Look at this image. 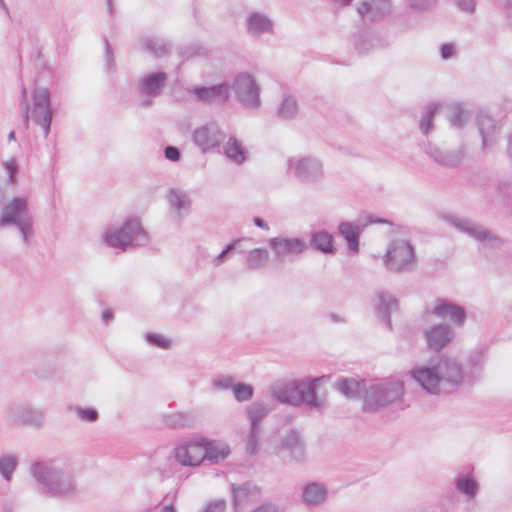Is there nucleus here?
<instances>
[{"instance_id": "obj_1", "label": "nucleus", "mask_w": 512, "mask_h": 512, "mask_svg": "<svg viewBox=\"0 0 512 512\" xmlns=\"http://www.w3.org/2000/svg\"><path fill=\"white\" fill-rule=\"evenodd\" d=\"M413 379L429 394H450L458 391L465 383L461 363L452 357H441L436 365L414 369Z\"/></svg>"}, {"instance_id": "obj_2", "label": "nucleus", "mask_w": 512, "mask_h": 512, "mask_svg": "<svg viewBox=\"0 0 512 512\" xmlns=\"http://www.w3.org/2000/svg\"><path fill=\"white\" fill-rule=\"evenodd\" d=\"M29 473L35 487L46 497L68 499L77 492V484L73 474L52 460L32 462Z\"/></svg>"}, {"instance_id": "obj_3", "label": "nucleus", "mask_w": 512, "mask_h": 512, "mask_svg": "<svg viewBox=\"0 0 512 512\" xmlns=\"http://www.w3.org/2000/svg\"><path fill=\"white\" fill-rule=\"evenodd\" d=\"M32 106L28 103V91L21 85L20 103L22 107V120L25 129H29L30 118L42 127L44 136L50 133L51 123L54 117V110L51 106L50 91L46 87L37 86L33 89Z\"/></svg>"}, {"instance_id": "obj_4", "label": "nucleus", "mask_w": 512, "mask_h": 512, "mask_svg": "<svg viewBox=\"0 0 512 512\" xmlns=\"http://www.w3.org/2000/svg\"><path fill=\"white\" fill-rule=\"evenodd\" d=\"M319 378L309 381L293 380L272 388V396L278 402L292 406L305 404L308 409L320 410L324 400L317 396Z\"/></svg>"}, {"instance_id": "obj_5", "label": "nucleus", "mask_w": 512, "mask_h": 512, "mask_svg": "<svg viewBox=\"0 0 512 512\" xmlns=\"http://www.w3.org/2000/svg\"><path fill=\"white\" fill-rule=\"evenodd\" d=\"M404 383L400 380H385L370 384L363 396V410L375 412L390 405L401 403Z\"/></svg>"}, {"instance_id": "obj_6", "label": "nucleus", "mask_w": 512, "mask_h": 512, "mask_svg": "<svg viewBox=\"0 0 512 512\" xmlns=\"http://www.w3.org/2000/svg\"><path fill=\"white\" fill-rule=\"evenodd\" d=\"M0 227L15 226L25 244L34 235L33 217L29 214L28 198L13 197L7 204L1 205Z\"/></svg>"}, {"instance_id": "obj_7", "label": "nucleus", "mask_w": 512, "mask_h": 512, "mask_svg": "<svg viewBox=\"0 0 512 512\" xmlns=\"http://www.w3.org/2000/svg\"><path fill=\"white\" fill-rule=\"evenodd\" d=\"M105 243L113 248L145 246L149 242L147 232L137 218L126 220L120 227L109 228L104 234Z\"/></svg>"}, {"instance_id": "obj_8", "label": "nucleus", "mask_w": 512, "mask_h": 512, "mask_svg": "<svg viewBox=\"0 0 512 512\" xmlns=\"http://www.w3.org/2000/svg\"><path fill=\"white\" fill-rule=\"evenodd\" d=\"M441 218L444 222L454 227L458 232L466 234L486 248L499 249L504 243L503 239L492 230L470 218L452 213L443 214Z\"/></svg>"}, {"instance_id": "obj_9", "label": "nucleus", "mask_w": 512, "mask_h": 512, "mask_svg": "<svg viewBox=\"0 0 512 512\" xmlns=\"http://www.w3.org/2000/svg\"><path fill=\"white\" fill-rule=\"evenodd\" d=\"M383 262L392 272H412L417 266L415 248L408 240H392L383 257Z\"/></svg>"}, {"instance_id": "obj_10", "label": "nucleus", "mask_w": 512, "mask_h": 512, "mask_svg": "<svg viewBox=\"0 0 512 512\" xmlns=\"http://www.w3.org/2000/svg\"><path fill=\"white\" fill-rule=\"evenodd\" d=\"M288 172L304 184H318L325 176L323 163L313 156L290 158Z\"/></svg>"}, {"instance_id": "obj_11", "label": "nucleus", "mask_w": 512, "mask_h": 512, "mask_svg": "<svg viewBox=\"0 0 512 512\" xmlns=\"http://www.w3.org/2000/svg\"><path fill=\"white\" fill-rule=\"evenodd\" d=\"M231 89L245 108L258 109L261 106L260 87L251 74L242 72L236 75Z\"/></svg>"}, {"instance_id": "obj_12", "label": "nucleus", "mask_w": 512, "mask_h": 512, "mask_svg": "<svg viewBox=\"0 0 512 512\" xmlns=\"http://www.w3.org/2000/svg\"><path fill=\"white\" fill-rule=\"evenodd\" d=\"M45 413L29 404H11L4 411V420L9 425H22L41 428L44 425Z\"/></svg>"}, {"instance_id": "obj_13", "label": "nucleus", "mask_w": 512, "mask_h": 512, "mask_svg": "<svg viewBox=\"0 0 512 512\" xmlns=\"http://www.w3.org/2000/svg\"><path fill=\"white\" fill-rule=\"evenodd\" d=\"M275 259L279 263L293 261L302 255L308 248L304 239L299 237L276 236L268 240Z\"/></svg>"}, {"instance_id": "obj_14", "label": "nucleus", "mask_w": 512, "mask_h": 512, "mask_svg": "<svg viewBox=\"0 0 512 512\" xmlns=\"http://www.w3.org/2000/svg\"><path fill=\"white\" fill-rule=\"evenodd\" d=\"M226 139V133L216 122H209L197 127L193 134L194 144L203 152H209L220 147Z\"/></svg>"}, {"instance_id": "obj_15", "label": "nucleus", "mask_w": 512, "mask_h": 512, "mask_svg": "<svg viewBox=\"0 0 512 512\" xmlns=\"http://www.w3.org/2000/svg\"><path fill=\"white\" fill-rule=\"evenodd\" d=\"M278 453L286 462H304L306 447L300 432L295 429L288 430L281 439Z\"/></svg>"}, {"instance_id": "obj_16", "label": "nucleus", "mask_w": 512, "mask_h": 512, "mask_svg": "<svg viewBox=\"0 0 512 512\" xmlns=\"http://www.w3.org/2000/svg\"><path fill=\"white\" fill-rule=\"evenodd\" d=\"M176 461L182 466H198L205 460L203 438L191 439L180 443L174 449Z\"/></svg>"}, {"instance_id": "obj_17", "label": "nucleus", "mask_w": 512, "mask_h": 512, "mask_svg": "<svg viewBox=\"0 0 512 512\" xmlns=\"http://www.w3.org/2000/svg\"><path fill=\"white\" fill-rule=\"evenodd\" d=\"M373 223H388L386 220L368 215L364 217H360L358 219V224L354 225L351 222L344 221L341 222L338 226V231L340 235L347 242L348 248L351 252L357 253L359 251V237H360V227H366L369 224Z\"/></svg>"}, {"instance_id": "obj_18", "label": "nucleus", "mask_w": 512, "mask_h": 512, "mask_svg": "<svg viewBox=\"0 0 512 512\" xmlns=\"http://www.w3.org/2000/svg\"><path fill=\"white\" fill-rule=\"evenodd\" d=\"M189 93L193 94L200 102L212 104H224L229 100V85L220 83L212 86H196L189 89Z\"/></svg>"}, {"instance_id": "obj_19", "label": "nucleus", "mask_w": 512, "mask_h": 512, "mask_svg": "<svg viewBox=\"0 0 512 512\" xmlns=\"http://www.w3.org/2000/svg\"><path fill=\"white\" fill-rule=\"evenodd\" d=\"M465 151L464 146L454 150H444L437 146H430L426 152L437 164L446 168H456L462 163Z\"/></svg>"}, {"instance_id": "obj_20", "label": "nucleus", "mask_w": 512, "mask_h": 512, "mask_svg": "<svg viewBox=\"0 0 512 512\" xmlns=\"http://www.w3.org/2000/svg\"><path fill=\"white\" fill-rule=\"evenodd\" d=\"M432 313L442 319H448L455 325L462 326L466 320V311L463 307L445 299H437Z\"/></svg>"}, {"instance_id": "obj_21", "label": "nucleus", "mask_w": 512, "mask_h": 512, "mask_svg": "<svg viewBox=\"0 0 512 512\" xmlns=\"http://www.w3.org/2000/svg\"><path fill=\"white\" fill-rule=\"evenodd\" d=\"M167 74L162 71L152 72L142 77L138 82V91L141 95L153 98L162 93L166 86Z\"/></svg>"}, {"instance_id": "obj_22", "label": "nucleus", "mask_w": 512, "mask_h": 512, "mask_svg": "<svg viewBox=\"0 0 512 512\" xmlns=\"http://www.w3.org/2000/svg\"><path fill=\"white\" fill-rule=\"evenodd\" d=\"M390 0H365L357 8L358 13L367 20L374 21L391 12Z\"/></svg>"}, {"instance_id": "obj_23", "label": "nucleus", "mask_w": 512, "mask_h": 512, "mask_svg": "<svg viewBox=\"0 0 512 512\" xmlns=\"http://www.w3.org/2000/svg\"><path fill=\"white\" fill-rule=\"evenodd\" d=\"M425 336L428 346L440 351L453 339L454 331L448 325L439 324L427 330Z\"/></svg>"}, {"instance_id": "obj_24", "label": "nucleus", "mask_w": 512, "mask_h": 512, "mask_svg": "<svg viewBox=\"0 0 512 512\" xmlns=\"http://www.w3.org/2000/svg\"><path fill=\"white\" fill-rule=\"evenodd\" d=\"M354 45L359 54H368L373 50L385 47L387 42L377 33L364 30L354 36Z\"/></svg>"}, {"instance_id": "obj_25", "label": "nucleus", "mask_w": 512, "mask_h": 512, "mask_svg": "<svg viewBox=\"0 0 512 512\" xmlns=\"http://www.w3.org/2000/svg\"><path fill=\"white\" fill-rule=\"evenodd\" d=\"M334 387L345 397L356 399L366 394L369 385L363 379L341 377L334 383Z\"/></svg>"}, {"instance_id": "obj_26", "label": "nucleus", "mask_w": 512, "mask_h": 512, "mask_svg": "<svg viewBox=\"0 0 512 512\" xmlns=\"http://www.w3.org/2000/svg\"><path fill=\"white\" fill-rule=\"evenodd\" d=\"M328 496V487L322 482L313 481L302 487L301 500L307 506H319Z\"/></svg>"}, {"instance_id": "obj_27", "label": "nucleus", "mask_w": 512, "mask_h": 512, "mask_svg": "<svg viewBox=\"0 0 512 512\" xmlns=\"http://www.w3.org/2000/svg\"><path fill=\"white\" fill-rule=\"evenodd\" d=\"M167 201L170 209L175 212L174 218L178 221L190 212L191 199L183 190L171 188L167 193Z\"/></svg>"}, {"instance_id": "obj_28", "label": "nucleus", "mask_w": 512, "mask_h": 512, "mask_svg": "<svg viewBox=\"0 0 512 512\" xmlns=\"http://www.w3.org/2000/svg\"><path fill=\"white\" fill-rule=\"evenodd\" d=\"M378 304L376 305L377 317L383 321L389 330L392 329L391 313L398 308L397 299L388 292H379L377 295Z\"/></svg>"}, {"instance_id": "obj_29", "label": "nucleus", "mask_w": 512, "mask_h": 512, "mask_svg": "<svg viewBox=\"0 0 512 512\" xmlns=\"http://www.w3.org/2000/svg\"><path fill=\"white\" fill-rule=\"evenodd\" d=\"M247 32L252 36L273 33V22L263 13L252 12L247 17Z\"/></svg>"}, {"instance_id": "obj_30", "label": "nucleus", "mask_w": 512, "mask_h": 512, "mask_svg": "<svg viewBox=\"0 0 512 512\" xmlns=\"http://www.w3.org/2000/svg\"><path fill=\"white\" fill-rule=\"evenodd\" d=\"M197 421L194 411L174 412L163 417L164 424L171 429L192 428Z\"/></svg>"}, {"instance_id": "obj_31", "label": "nucleus", "mask_w": 512, "mask_h": 512, "mask_svg": "<svg viewBox=\"0 0 512 512\" xmlns=\"http://www.w3.org/2000/svg\"><path fill=\"white\" fill-rule=\"evenodd\" d=\"M141 49L155 58H162L169 54L172 45L169 41L159 37H145L140 39Z\"/></svg>"}, {"instance_id": "obj_32", "label": "nucleus", "mask_w": 512, "mask_h": 512, "mask_svg": "<svg viewBox=\"0 0 512 512\" xmlns=\"http://www.w3.org/2000/svg\"><path fill=\"white\" fill-rule=\"evenodd\" d=\"M479 132L482 137L483 148L486 149L496 142L497 126L493 118L488 115L478 117Z\"/></svg>"}, {"instance_id": "obj_33", "label": "nucleus", "mask_w": 512, "mask_h": 512, "mask_svg": "<svg viewBox=\"0 0 512 512\" xmlns=\"http://www.w3.org/2000/svg\"><path fill=\"white\" fill-rule=\"evenodd\" d=\"M203 442L205 443V460L211 463H219L230 454V448L226 443L205 438H203Z\"/></svg>"}, {"instance_id": "obj_34", "label": "nucleus", "mask_w": 512, "mask_h": 512, "mask_svg": "<svg viewBox=\"0 0 512 512\" xmlns=\"http://www.w3.org/2000/svg\"><path fill=\"white\" fill-rule=\"evenodd\" d=\"M271 412V407L261 401H255L246 408V415L250 421V428L260 429V423Z\"/></svg>"}, {"instance_id": "obj_35", "label": "nucleus", "mask_w": 512, "mask_h": 512, "mask_svg": "<svg viewBox=\"0 0 512 512\" xmlns=\"http://www.w3.org/2000/svg\"><path fill=\"white\" fill-rule=\"evenodd\" d=\"M311 245L325 254H333L336 250L332 234L323 230L311 233Z\"/></svg>"}, {"instance_id": "obj_36", "label": "nucleus", "mask_w": 512, "mask_h": 512, "mask_svg": "<svg viewBox=\"0 0 512 512\" xmlns=\"http://www.w3.org/2000/svg\"><path fill=\"white\" fill-rule=\"evenodd\" d=\"M456 489L468 499L476 497L479 491V483L468 474H460L455 479Z\"/></svg>"}, {"instance_id": "obj_37", "label": "nucleus", "mask_w": 512, "mask_h": 512, "mask_svg": "<svg viewBox=\"0 0 512 512\" xmlns=\"http://www.w3.org/2000/svg\"><path fill=\"white\" fill-rule=\"evenodd\" d=\"M269 260V251L266 248H255L246 256V267L248 270L256 271L263 269Z\"/></svg>"}, {"instance_id": "obj_38", "label": "nucleus", "mask_w": 512, "mask_h": 512, "mask_svg": "<svg viewBox=\"0 0 512 512\" xmlns=\"http://www.w3.org/2000/svg\"><path fill=\"white\" fill-rule=\"evenodd\" d=\"M224 154L228 159L236 164H241L245 161V152L241 143L235 138L230 137L225 143Z\"/></svg>"}, {"instance_id": "obj_39", "label": "nucleus", "mask_w": 512, "mask_h": 512, "mask_svg": "<svg viewBox=\"0 0 512 512\" xmlns=\"http://www.w3.org/2000/svg\"><path fill=\"white\" fill-rule=\"evenodd\" d=\"M297 114V100L291 95H286L277 109V116L283 120H291L295 118Z\"/></svg>"}, {"instance_id": "obj_40", "label": "nucleus", "mask_w": 512, "mask_h": 512, "mask_svg": "<svg viewBox=\"0 0 512 512\" xmlns=\"http://www.w3.org/2000/svg\"><path fill=\"white\" fill-rule=\"evenodd\" d=\"M18 464L19 459L15 454L0 455V475L5 481L9 482L12 479Z\"/></svg>"}, {"instance_id": "obj_41", "label": "nucleus", "mask_w": 512, "mask_h": 512, "mask_svg": "<svg viewBox=\"0 0 512 512\" xmlns=\"http://www.w3.org/2000/svg\"><path fill=\"white\" fill-rule=\"evenodd\" d=\"M448 119L451 126L462 128L468 120V113L462 104H454L450 107Z\"/></svg>"}, {"instance_id": "obj_42", "label": "nucleus", "mask_w": 512, "mask_h": 512, "mask_svg": "<svg viewBox=\"0 0 512 512\" xmlns=\"http://www.w3.org/2000/svg\"><path fill=\"white\" fill-rule=\"evenodd\" d=\"M437 110H438V104L430 103L426 107L425 113L421 116L420 130L424 135H427L429 133V131L433 128V120H434Z\"/></svg>"}, {"instance_id": "obj_43", "label": "nucleus", "mask_w": 512, "mask_h": 512, "mask_svg": "<svg viewBox=\"0 0 512 512\" xmlns=\"http://www.w3.org/2000/svg\"><path fill=\"white\" fill-rule=\"evenodd\" d=\"M233 395L238 402H246L252 399L254 388L252 385L238 382L233 387Z\"/></svg>"}, {"instance_id": "obj_44", "label": "nucleus", "mask_w": 512, "mask_h": 512, "mask_svg": "<svg viewBox=\"0 0 512 512\" xmlns=\"http://www.w3.org/2000/svg\"><path fill=\"white\" fill-rule=\"evenodd\" d=\"M231 490L233 494V503L235 506L243 504L249 497L251 493V486L248 483L240 484V485H231Z\"/></svg>"}, {"instance_id": "obj_45", "label": "nucleus", "mask_w": 512, "mask_h": 512, "mask_svg": "<svg viewBox=\"0 0 512 512\" xmlns=\"http://www.w3.org/2000/svg\"><path fill=\"white\" fill-rule=\"evenodd\" d=\"M70 410L74 411L77 417L84 422L94 423L99 419V413L93 407L71 406Z\"/></svg>"}, {"instance_id": "obj_46", "label": "nucleus", "mask_w": 512, "mask_h": 512, "mask_svg": "<svg viewBox=\"0 0 512 512\" xmlns=\"http://www.w3.org/2000/svg\"><path fill=\"white\" fill-rule=\"evenodd\" d=\"M145 340L152 346L162 349H169L171 347V340L157 333H146Z\"/></svg>"}, {"instance_id": "obj_47", "label": "nucleus", "mask_w": 512, "mask_h": 512, "mask_svg": "<svg viewBox=\"0 0 512 512\" xmlns=\"http://www.w3.org/2000/svg\"><path fill=\"white\" fill-rule=\"evenodd\" d=\"M235 384L234 377L231 375H219L212 381L213 387L217 390H233Z\"/></svg>"}, {"instance_id": "obj_48", "label": "nucleus", "mask_w": 512, "mask_h": 512, "mask_svg": "<svg viewBox=\"0 0 512 512\" xmlns=\"http://www.w3.org/2000/svg\"><path fill=\"white\" fill-rule=\"evenodd\" d=\"M259 437H260V429L250 428V432L247 437V443H246V451L250 455H255L258 452Z\"/></svg>"}, {"instance_id": "obj_49", "label": "nucleus", "mask_w": 512, "mask_h": 512, "mask_svg": "<svg viewBox=\"0 0 512 512\" xmlns=\"http://www.w3.org/2000/svg\"><path fill=\"white\" fill-rule=\"evenodd\" d=\"M227 504L224 499L209 501L201 512H226Z\"/></svg>"}, {"instance_id": "obj_50", "label": "nucleus", "mask_w": 512, "mask_h": 512, "mask_svg": "<svg viewBox=\"0 0 512 512\" xmlns=\"http://www.w3.org/2000/svg\"><path fill=\"white\" fill-rule=\"evenodd\" d=\"M485 362V353L482 350H477L471 353L468 363L473 368H481Z\"/></svg>"}, {"instance_id": "obj_51", "label": "nucleus", "mask_w": 512, "mask_h": 512, "mask_svg": "<svg viewBox=\"0 0 512 512\" xmlns=\"http://www.w3.org/2000/svg\"><path fill=\"white\" fill-rule=\"evenodd\" d=\"M4 167L8 173V179L10 184L16 183V175L18 173V166L14 159L4 162Z\"/></svg>"}, {"instance_id": "obj_52", "label": "nucleus", "mask_w": 512, "mask_h": 512, "mask_svg": "<svg viewBox=\"0 0 512 512\" xmlns=\"http://www.w3.org/2000/svg\"><path fill=\"white\" fill-rule=\"evenodd\" d=\"M498 192L504 198H510L512 195V181L502 179L498 182Z\"/></svg>"}, {"instance_id": "obj_53", "label": "nucleus", "mask_w": 512, "mask_h": 512, "mask_svg": "<svg viewBox=\"0 0 512 512\" xmlns=\"http://www.w3.org/2000/svg\"><path fill=\"white\" fill-rule=\"evenodd\" d=\"M104 43H105V61L107 64V68L109 70H111L115 66V59L113 56L112 47L107 38H104Z\"/></svg>"}, {"instance_id": "obj_54", "label": "nucleus", "mask_w": 512, "mask_h": 512, "mask_svg": "<svg viewBox=\"0 0 512 512\" xmlns=\"http://www.w3.org/2000/svg\"><path fill=\"white\" fill-rule=\"evenodd\" d=\"M164 155H165V158L172 161V162H177L180 160V157H181V153H180V150L175 147V146H166L164 148Z\"/></svg>"}, {"instance_id": "obj_55", "label": "nucleus", "mask_w": 512, "mask_h": 512, "mask_svg": "<svg viewBox=\"0 0 512 512\" xmlns=\"http://www.w3.org/2000/svg\"><path fill=\"white\" fill-rule=\"evenodd\" d=\"M199 53V47L195 46V45H192V46H184V47H181L180 50H179V54L184 58V59H190L192 58L193 56L197 55Z\"/></svg>"}, {"instance_id": "obj_56", "label": "nucleus", "mask_w": 512, "mask_h": 512, "mask_svg": "<svg viewBox=\"0 0 512 512\" xmlns=\"http://www.w3.org/2000/svg\"><path fill=\"white\" fill-rule=\"evenodd\" d=\"M410 6L414 9L424 10L432 6L436 0H408Z\"/></svg>"}, {"instance_id": "obj_57", "label": "nucleus", "mask_w": 512, "mask_h": 512, "mask_svg": "<svg viewBox=\"0 0 512 512\" xmlns=\"http://www.w3.org/2000/svg\"><path fill=\"white\" fill-rule=\"evenodd\" d=\"M236 243H237V241H234V242H232V243L228 244V245L226 246V248H225V249H224V250H223V251H222V252H221V253H220V254H219L215 259H214V261H213V262H214V264H215L216 266H218V265H220L221 263H223V262H224V260H225V258H226V256H227V254H228L230 251H232L233 249H235Z\"/></svg>"}, {"instance_id": "obj_58", "label": "nucleus", "mask_w": 512, "mask_h": 512, "mask_svg": "<svg viewBox=\"0 0 512 512\" xmlns=\"http://www.w3.org/2000/svg\"><path fill=\"white\" fill-rule=\"evenodd\" d=\"M455 52V47L451 43H445L440 47L441 57L445 60L452 58Z\"/></svg>"}, {"instance_id": "obj_59", "label": "nucleus", "mask_w": 512, "mask_h": 512, "mask_svg": "<svg viewBox=\"0 0 512 512\" xmlns=\"http://www.w3.org/2000/svg\"><path fill=\"white\" fill-rule=\"evenodd\" d=\"M457 5L461 10L469 13L475 10V0H457Z\"/></svg>"}, {"instance_id": "obj_60", "label": "nucleus", "mask_w": 512, "mask_h": 512, "mask_svg": "<svg viewBox=\"0 0 512 512\" xmlns=\"http://www.w3.org/2000/svg\"><path fill=\"white\" fill-rule=\"evenodd\" d=\"M102 320L105 324H108L114 317L113 311L111 309H106L102 312Z\"/></svg>"}, {"instance_id": "obj_61", "label": "nucleus", "mask_w": 512, "mask_h": 512, "mask_svg": "<svg viewBox=\"0 0 512 512\" xmlns=\"http://www.w3.org/2000/svg\"><path fill=\"white\" fill-rule=\"evenodd\" d=\"M254 225L263 229V230H269L268 224L260 217H255L253 219Z\"/></svg>"}, {"instance_id": "obj_62", "label": "nucleus", "mask_w": 512, "mask_h": 512, "mask_svg": "<svg viewBox=\"0 0 512 512\" xmlns=\"http://www.w3.org/2000/svg\"><path fill=\"white\" fill-rule=\"evenodd\" d=\"M506 154L512 160V132L508 136Z\"/></svg>"}, {"instance_id": "obj_63", "label": "nucleus", "mask_w": 512, "mask_h": 512, "mask_svg": "<svg viewBox=\"0 0 512 512\" xmlns=\"http://www.w3.org/2000/svg\"><path fill=\"white\" fill-rule=\"evenodd\" d=\"M160 512H177L172 504L164 505Z\"/></svg>"}, {"instance_id": "obj_64", "label": "nucleus", "mask_w": 512, "mask_h": 512, "mask_svg": "<svg viewBox=\"0 0 512 512\" xmlns=\"http://www.w3.org/2000/svg\"><path fill=\"white\" fill-rule=\"evenodd\" d=\"M5 199H6L5 189L0 185V206L3 205Z\"/></svg>"}]
</instances>
